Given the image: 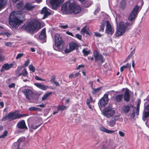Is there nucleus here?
<instances>
[{"instance_id":"1","label":"nucleus","mask_w":149,"mask_h":149,"mask_svg":"<svg viewBox=\"0 0 149 149\" xmlns=\"http://www.w3.org/2000/svg\"><path fill=\"white\" fill-rule=\"evenodd\" d=\"M24 15L20 11H13L10 15L9 23L12 28H17L23 22Z\"/></svg>"},{"instance_id":"2","label":"nucleus","mask_w":149,"mask_h":149,"mask_svg":"<svg viewBox=\"0 0 149 149\" xmlns=\"http://www.w3.org/2000/svg\"><path fill=\"white\" fill-rule=\"evenodd\" d=\"M81 11L80 6L76 5L74 3H70V1L65 3L61 6V11L65 14L73 13L76 14Z\"/></svg>"},{"instance_id":"3","label":"nucleus","mask_w":149,"mask_h":149,"mask_svg":"<svg viewBox=\"0 0 149 149\" xmlns=\"http://www.w3.org/2000/svg\"><path fill=\"white\" fill-rule=\"evenodd\" d=\"M41 28L40 22L37 20L33 22H29L25 24L22 28L31 33L34 31L37 32Z\"/></svg>"},{"instance_id":"4","label":"nucleus","mask_w":149,"mask_h":149,"mask_svg":"<svg viewBox=\"0 0 149 149\" xmlns=\"http://www.w3.org/2000/svg\"><path fill=\"white\" fill-rule=\"evenodd\" d=\"M132 24V22L125 23L123 22H120L118 26L116 33V36L118 37L122 35L125 33L126 27L131 26Z\"/></svg>"},{"instance_id":"5","label":"nucleus","mask_w":149,"mask_h":149,"mask_svg":"<svg viewBox=\"0 0 149 149\" xmlns=\"http://www.w3.org/2000/svg\"><path fill=\"white\" fill-rule=\"evenodd\" d=\"M115 110L112 109L111 106H108L103 110L102 114L107 118H110L112 117L115 114Z\"/></svg>"},{"instance_id":"6","label":"nucleus","mask_w":149,"mask_h":149,"mask_svg":"<svg viewBox=\"0 0 149 149\" xmlns=\"http://www.w3.org/2000/svg\"><path fill=\"white\" fill-rule=\"evenodd\" d=\"M16 111H15L14 112H10L8 114V120L9 121H11L27 116L26 114H22L19 113H17Z\"/></svg>"},{"instance_id":"7","label":"nucleus","mask_w":149,"mask_h":149,"mask_svg":"<svg viewBox=\"0 0 149 149\" xmlns=\"http://www.w3.org/2000/svg\"><path fill=\"white\" fill-rule=\"evenodd\" d=\"M140 8V6L136 5L130 13L129 17L128 20L130 21H132L137 17L138 11Z\"/></svg>"},{"instance_id":"8","label":"nucleus","mask_w":149,"mask_h":149,"mask_svg":"<svg viewBox=\"0 0 149 149\" xmlns=\"http://www.w3.org/2000/svg\"><path fill=\"white\" fill-rule=\"evenodd\" d=\"M93 56L95 59V62H99L102 63L104 61V59L103 56L96 50L94 51L93 52Z\"/></svg>"},{"instance_id":"9","label":"nucleus","mask_w":149,"mask_h":149,"mask_svg":"<svg viewBox=\"0 0 149 149\" xmlns=\"http://www.w3.org/2000/svg\"><path fill=\"white\" fill-rule=\"evenodd\" d=\"M64 0H49L52 8L56 9L58 6H60L63 3Z\"/></svg>"},{"instance_id":"10","label":"nucleus","mask_w":149,"mask_h":149,"mask_svg":"<svg viewBox=\"0 0 149 149\" xmlns=\"http://www.w3.org/2000/svg\"><path fill=\"white\" fill-rule=\"evenodd\" d=\"M108 95L104 94L98 102L99 106H100L101 107H104L108 103Z\"/></svg>"},{"instance_id":"11","label":"nucleus","mask_w":149,"mask_h":149,"mask_svg":"<svg viewBox=\"0 0 149 149\" xmlns=\"http://www.w3.org/2000/svg\"><path fill=\"white\" fill-rule=\"evenodd\" d=\"M78 47L77 44L73 42H71L69 44V47L67 48L65 50V53H68L74 50L76 48Z\"/></svg>"},{"instance_id":"12","label":"nucleus","mask_w":149,"mask_h":149,"mask_svg":"<svg viewBox=\"0 0 149 149\" xmlns=\"http://www.w3.org/2000/svg\"><path fill=\"white\" fill-rule=\"evenodd\" d=\"M120 119V116L119 115L115 116L113 118H112L110 121H108L107 123L109 126L111 127H114L116 124V122L117 120H119Z\"/></svg>"},{"instance_id":"13","label":"nucleus","mask_w":149,"mask_h":149,"mask_svg":"<svg viewBox=\"0 0 149 149\" xmlns=\"http://www.w3.org/2000/svg\"><path fill=\"white\" fill-rule=\"evenodd\" d=\"M106 33L109 34H112L114 31V28L111 26L108 21H106Z\"/></svg>"},{"instance_id":"14","label":"nucleus","mask_w":149,"mask_h":149,"mask_svg":"<svg viewBox=\"0 0 149 149\" xmlns=\"http://www.w3.org/2000/svg\"><path fill=\"white\" fill-rule=\"evenodd\" d=\"M42 123H39V121H35L29 124V126L31 128L36 129L42 125Z\"/></svg>"},{"instance_id":"15","label":"nucleus","mask_w":149,"mask_h":149,"mask_svg":"<svg viewBox=\"0 0 149 149\" xmlns=\"http://www.w3.org/2000/svg\"><path fill=\"white\" fill-rule=\"evenodd\" d=\"M49 11V10L47 9L46 7H44L42 9L41 12V14L44 16L43 19H44L51 14Z\"/></svg>"},{"instance_id":"16","label":"nucleus","mask_w":149,"mask_h":149,"mask_svg":"<svg viewBox=\"0 0 149 149\" xmlns=\"http://www.w3.org/2000/svg\"><path fill=\"white\" fill-rule=\"evenodd\" d=\"M17 127L20 129H27V128L25 122L24 120H22L18 123L17 124Z\"/></svg>"},{"instance_id":"17","label":"nucleus","mask_w":149,"mask_h":149,"mask_svg":"<svg viewBox=\"0 0 149 149\" xmlns=\"http://www.w3.org/2000/svg\"><path fill=\"white\" fill-rule=\"evenodd\" d=\"M13 66V64L11 63L10 64L7 63L4 64L2 67V68L1 70V72L5 70H8L11 68Z\"/></svg>"},{"instance_id":"18","label":"nucleus","mask_w":149,"mask_h":149,"mask_svg":"<svg viewBox=\"0 0 149 149\" xmlns=\"http://www.w3.org/2000/svg\"><path fill=\"white\" fill-rule=\"evenodd\" d=\"M22 92L24 93L26 98L30 100V97L32 94V92L31 90L29 89H25Z\"/></svg>"},{"instance_id":"19","label":"nucleus","mask_w":149,"mask_h":149,"mask_svg":"<svg viewBox=\"0 0 149 149\" xmlns=\"http://www.w3.org/2000/svg\"><path fill=\"white\" fill-rule=\"evenodd\" d=\"M130 97V95L129 93V90L126 88L125 91L124 93V98L125 101L127 102L129 100Z\"/></svg>"},{"instance_id":"20","label":"nucleus","mask_w":149,"mask_h":149,"mask_svg":"<svg viewBox=\"0 0 149 149\" xmlns=\"http://www.w3.org/2000/svg\"><path fill=\"white\" fill-rule=\"evenodd\" d=\"M123 95L122 94L116 95L114 97V100L117 102H120L123 100Z\"/></svg>"},{"instance_id":"21","label":"nucleus","mask_w":149,"mask_h":149,"mask_svg":"<svg viewBox=\"0 0 149 149\" xmlns=\"http://www.w3.org/2000/svg\"><path fill=\"white\" fill-rule=\"evenodd\" d=\"M81 33L82 34L84 35L86 33L89 35L92 34V33L88 29H87L86 27H84L82 29L81 31Z\"/></svg>"},{"instance_id":"22","label":"nucleus","mask_w":149,"mask_h":149,"mask_svg":"<svg viewBox=\"0 0 149 149\" xmlns=\"http://www.w3.org/2000/svg\"><path fill=\"white\" fill-rule=\"evenodd\" d=\"M34 85L37 87L43 90H46L48 88V86L44 85H42L40 83H35Z\"/></svg>"},{"instance_id":"23","label":"nucleus","mask_w":149,"mask_h":149,"mask_svg":"<svg viewBox=\"0 0 149 149\" xmlns=\"http://www.w3.org/2000/svg\"><path fill=\"white\" fill-rule=\"evenodd\" d=\"M35 7L34 5H32L29 3H26L24 6V8L28 10H32Z\"/></svg>"},{"instance_id":"24","label":"nucleus","mask_w":149,"mask_h":149,"mask_svg":"<svg viewBox=\"0 0 149 149\" xmlns=\"http://www.w3.org/2000/svg\"><path fill=\"white\" fill-rule=\"evenodd\" d=\"M46 37V31L45 29H42V31L39 36L40 39L42 40L45 39Z\"/></svg>"},{"instance_id":"25","label":"nucleus","mask_w":149,"mask_h":149,"mask_svg":"<svg viewBox=\"0 0 149 149\" xmlns=\"http://www.w3.org/2000/svg\"><path fill=\"white\" fill-rule=\"evenodd\" d=\"M100 130L101 131L106 133L108 134H111L113 133L114 131L112 130H109L106 128L104 127H102L100 128Z\"/></svg>"},{"instance_id":"26","label":"nucleus","mask_w":149,"mask_h":149,"mask_svg":"<svg viewBox=\"0 0 149 149\" xmlns=\"http://www.w3.org/2000/svg\"><path fill=\"white\" fill-rule=\"evenodd\" d=\"M93 3V2L91 0H85L82 3L84 6L86 7H88L90 6Z\"/></svg>"},{"instance_id":"27","label":"nucleus","mask_w":149,"mask_h":149,"mask_svg":"<svg viewBox=\"0 0 149 149\" xmlns=\"http://www.w3.org/2000/svg\"><path fill=\"white\" fill-rule=\"evenodd\" d=\"M130 107L128 105H124L123 106L122 110L123 112L125 113H128L130 110Z\"/></svg>"},{"instance_id":"28","label":"nucleus","mask_w":149,"mask_h":149,"mask_svg":"<svg viewBox=\"0 0 149 149\" xmlns=\"http://www.w3.org/2000/svg\"><path fill=\"white\" fill-rule=\"evenodd\" d=\"M29 110L30 111H42V109L35 107H32L29 109Z\"/></svg>"},{"instance_id":"29","label":"nucleus","mask_w":149,"mask_h":149,"mask_svg":"<svg viewBox=\"0 0 149 149\" xmlns=\"http://www.w3.org/2000/svg\"><path fill=\"white\" fill-rule=\"evenodd\" d=\"M63 41L61 39L55 41V46L57 48H58L59 47L62 45L63 43Z\"/></svg>"},{"instance_id":"30","label":"nucleus","mask_w":149,"mask_h":149,"mask_svg":"<svg viewBox=\"0 0 149 149\" xmlns=\"http://www.w3.org/2000/svg\"><path fill=\"white\" fill-rule=\"evenodd\" d=\"M102 88V87H100L97 88H92V93L93 94L95 95L98 93Z\"/></svg>"},{"instance_id":"31","label":"nucleus","mask_w":149,"mask_h":149,"mask_svg":"<svg viewBox=\"0 0 149 149\" xmlns=\"http://www.w3.org/2000/svg\"><path fill=\"white\" fill-rule=\"evenodd\" d=\"M7 0H0V10L6 4Z\"/></svg>"},{"instance_id":"32","label":"nucleus","mask_w":149,"mask_h":149,"mask_svg":"<svg viewBox=\"0 0 149 149\" xmlns=\"http://www.w3.org/2000/svg\"><path fill=\"white\" fill-rule=\"evenodd\" d=\"M67 107L64 105H60L57 107L58 111H63L66 109Z\"/></svg>"},{"instance_id":"33","label":"nucleus","mask_w":149,"mask_h":149,"mask_svg":"<svg viewBox=\"0 0 149 149\" xmlns=\"http://www.w3.org/2000/svg\"><path fill=\"white\" fill-rule=\"evenodd\" d=\"M90 51L87 50L86 48L82 50V52L84 54V56H87L90 53Z\"/></svg>"},{"instance_id":"34","label":"nucleus","mask_w":149,"mask_h":149,"mask_svg":"<svg viewBox=\"0 0 149 149\" xmlns=\"http://www.w3.org/2000/svg\"><path fill=\"white\" fill-rule=\"evenodd\" d=\"M126 6V3L125 1H123L120 3V8L123 10L125 8Z\"/></svg>"},{"instance_id":"35","label":"nucleus","mask_w":149,"mask_h":149,"mask_svg":"<svg viewBox=\"0 0 149 149\" xmlns=\"http://www.w3.org/2000/svg\"><path fill=\"white\" fill-rule=\"evenodd\" d=\"M52 93V92H50L49 93L45 94L42 98V101L45 100Z\"/></svg>"},{"instance_id":"36","label":"nucleus","mask_w":149,"mask_h":149,"mask_svg":"<svg viewBox=\"0 0 149 149\" xmlns=\"http://www.w3.org/2000/svg\"><path fill=\"white\" fill-rule=\"evenodd\" d=\"M105 23H106V21L104 22L103 23L101 24V25L100 26V29L99 30V31L101 32H103L105 26Z\"/></svg>"},{"instance_id":"37","label":"nucleus","mask_w":149,"mask_h":149,"mask_svg":"<svg viewBox=\"0 0 149 149\" xmlns=\"http://www.w3.org/2000/svg\"><path fill=\"white\" fill-rule=\"evenodd\" d=\"M13 149H19V143L18 142H16L14 143L12 146Z\"/></svg>"},{"instance_id":"38","label":"nucleus","mask_w":149,"mask_h":149,"mask_svg":"<svg viewBox=\"0 0 149 149\" xmlns=\"http://www.w3.org/2000/svg\"><path fill=\"white\" fill-rule=\"evenodd\" d=\"M22 74L24 77H27L28 76V72L25 69H24L22 70Z\"/></svg>"},{"instance_id":"39","label":"nucleus","mask_w":149,"mask_h":149,"mask_svg":"<svg viewBox=\"0 0 149 149\" xmlns=\"http://www.w3.org/2000/svg\"><path fill=\"white\" fill-rule=\"evenodd\" d=\"M61 37L59 34H56L55 36V41H58L61 40Z\"/></svg>"},{"instance_id":"40","label":"nucleus","mask_w":149,"mask_h":149,"mask_svg":"<svg viewBox=\"0 0 149 149\" xmlns=\"http://www.w3.org/2000/svg\"><path fill=\"white\" fill-rule=\"evenodd\" d=\"M29 69L30 71H32L33 72L35 71V68L32 65H30L29 66Z\"/></svg>"},{"instance_id":"41","label":"nucleus","mask_w":149,"mask_h":149,"mask_svg":"<svg viewBox=\"0 0 149 149\" xmlns=\"http://www.w3.org/2000/svg\"><path fill=\"white\" fill-rule=\"evenodd\" d=\"M92 98L91 96H90L89 98L87 99L86 100V104L88 105H89L90 104L91 102H92Z\"/></svg>"},{"instance_id":"42","label":"nucleus","mask_w":149,"mask_h":149,"mask_svg":"<svg viewBox=\"0 0 149 149\" xmlns=\"http://www.w3.org/2000/svg\"><path fill=\"white\" fill-rule=\"evenodd\" d=\"M7 134H8V132L6 131H5L3 132V134L1 135L0 136V139L3 138H4L5 136H6L7 135Z\"/></svg>"},{"instance_id":"43","label":"nucleus","mask_w":149,"mask_h":149,"mask_svg":"<svg viewBox=\"0 0 149 149\" xmlns=\"http://www.w3.org/2000/svg\"><path fill=\"white\" fill-rule=\"evenodd\" d=\"M59 27L60 28H62L63 29H66L68 28V25L66 24L65 25H59Z\"/></svg>"},{"instance_id":"44","label":"nucleus","mask_w":149,"mask_h":149,"mask_svg":"<svg viewBox=\"0 0 149 149\" xmlns=\"http://www.w3.org/2000/svg\"><path fill=\"white\" fill-rule=\"evenodd\" d=\"M149 116V111L145 112L143 113V116L145 118H146Z\"/></svg>"},{"instance_id":"45","label":"nucleus","mask_w":149,"mask_h":149,"mask_svg":"<svg viewBox=\"0 0 149 149\" xmlns=\"http://www.w3.org/2000/svg\"><path fill=\"white\" fill-rule=\"evenodd\" d=\"M24 55L23 53H20L18 54L16 57L17 59H18L22 57Z\"/></svg>"},{"instance_id":"46","label":"nucleus","mask_w":149,"mask_h":149,"mask_svg":"<svg viewBox=\"0 0 149 149\" xmlns=\"http://www.w3.org/2000/svg\"><path fill=\"white\" fill-rule=\"evenodd\" d=\"M95 36L96 37H101L102 35L97 32H95L94 33Z\"/></svg>"},{"instance_id":"47","label":"nucleus","mask_w":149,"mask_h":149,"mask_svg":"<svg viewBox=\"0 0 149 149\" xmlns=\"http://www.w3.org/2000/svg\"><path fill=\"white\" fill-rule=\"evenodd\" d=\"M13 43L10 42H6L5 43L4 45L8 47H11Z\"/></svg>"},{"instance_id":"48","label":"nucleus","mask_w":149,"mask_h":149,"mask_svg":"<svg viewBox=\"0 0 149 149\" xmlns=\"http://www.w3.org/2000/svg\"><path fill=\"white\" fill-rule=\"evenodd\" d=\"M100 8L99 7H98L97 9L95 10L94 12V14L95 15H96L100 11Z\"/></svg>"},{"instance_id":"49","label":"nucleus","mask_w":149,"mask_h":149,"mask_svg":"<svg viewBox=\"0 0 149 149\" xmlns=\"http://www.w3.org/2000/svg\"><path fill=\"white\" fill-rule=\"evenodd\" d=\"M7 120H8V115H6L3 117L1 119L2 121H5Z\"/></svg>"},{"instance_id":"50","label":"nucleus","mask_w":149,"mask_h":149,"mask_svg":"<svg viewBox=\"0 0 149 149\" xmlns=\"http://www.w3.org/2000/svg\"><path fill=\"white\" fill-rule=\"evenodd\" d=\"M119 135L121 137H124L125 136L124 133L122 131H119L118 132Z\"/></svg>"},{"instance_id":"51","label":"nucleus","mask_w":149,"mask_h":149,"mask_svg":"<svg viewBox=\"0 0 149 149\" xmlns=\"http://www.w3.org/2000/svg\"><path fill=\"white\" fill-rule=\"evenodd\" d=\"M15 84L14 83H12L11 84H10L8 86V87L9 88H14L15 86Z\"/></svg>"},{"instance_id":"52","label":"nucleus","mask_w":149,"mask_h":149,"mask_svg":"<svg viewBox=\"0 0 149 149\" xmlns=\"http://www.w3.org/2000/svg\"><path fill=\"white\" fill-rule=\"evenodd\" d=\"M79 40H81V36L79 34H77L75 36Z\"/></svg>"},{"instance_id":"53","label":"nucleus","mask_w":149,"mask_h":149,"mask_svg":"<svg viewBox=\"0 0 149 149\" xmlns=\"http://www.w3.org/2000/svg\"><path fill=\"white\" fill-rule=\"evenodd\" d=\"M84 67V65H79L77 68V70H79L81 68H83Z\"/></svg>"},{"instance_id":"54","label":"nucleus","mask_w":149,"mask_h":149,"mask_svg":"<svg viewBox=\"0 0 149 149\" xmlns=\"http://www.w3.org/2000/svg\"><path fill=\"white\" fill-rule=\"evenodd\" d=\"M45 105H46L45 104H44L43 103H42V104H40L37 105V106L40 107H41L42 108H44V107H45Z\"/></svg>"},{"instance_id":"55","label":"nucleus","mask_w":149,"mask_h":149,"mask_svg":"<svg viewBox=\"0 0 149 149\" xmlns=\"http://www.w3.org/2000/svg\"><path fill=\"white\" fill-rule=\"evenodd\" d=\"M29 59L27 60L25 62L24 65L25 66H27L29 63Z\"/></svg>"},{"instance_id":"56","label":"nucleus","mask_w":149,"mask_h":149,"mask_svg":"<svg viewBox=\"0 0 149 149\" xmlns=\"http://www.w3.org/2000/svg\"><path fill=\"white\" fill-rule=\"evenodd\" d=\"M126 68H131V64L129 63H127L126 65H125Z\"/></svg>"},{"instance_id":"57","label":"nucleus","mask_w":149,"mask_h":149,"mask_svg":"<svg viewBox=\"0 0 149 149\" xmlns=\"http://www.w3.org/2000/svg\"><path fill=\"white\" fill-rule=\"evenodd\" d=\"M126 68L125 65H123L120 67V71L121 72H122L125 68Z\"/></svg>"},{"instance_id":"58","label":"nucleus","mask_w":149,"mask_h":149,"mask_svg":"<svg viewBox=\"0 0 149 149\" xmlns=\"http://www.w3.org/2000/svg\"><path fill=\"white\" fill-rule=\"evenodd\" d=\"M66 33L68 35H70L71 36H74L72 34V33L70 32H69V31H67L66 32Z\"/></svg>"},{"instance_id":"59","label":"nucleus","mask_w":149,"mask_h":149,"mask_svg":"<svg viewBox=\"0 0 149 149\" xmlns=\"http://www.w3.org/2000/svg\"><path fill=\"white\" fill-rule=\"evenodd\" d=\"M134 50H133L132 52H131L130 54H129V56H131V57H132V55H133V54H134Z\"/></svg>"},{"instance_id":"60","label":"nucleus","mask_w":149,"mask_h":149,"mask_svg":"<svg viewBox=\"0 0 149 149\" xmlns=\"http://www.w3.org/2000/svg\"><path fill=\"white\" fill-rule=\"evenodd\" d=\"M4 59V56L0 55V61H3Z\"/></svg>"},{"instance_id":"61","label":"nucleus","mask_w":149,"mask_h":149,"mask_svg":"<svg viewBox=\"0 0 149 149\" xmlns=\"http://www.w3.org/2000/svg\"><path fill=\"white\" fill-rule=\"evenodd\" d=\"M131 57V56H130L129 55L128 56V57L125 60L124 62H125L128 61L130 59V58Z\"/></svg>"},{"instance_id":"62","label":"nucleus","mask_w":149,"mask_h":149,"mask_svg":"<svg viewBox=\"0 0 149 149\" xmlns=\"http://www.w3.org/2000/svg\"><path fill=\"white\" fill-rule=\"evenodd\" d=\"M54 83L56 86H59V84L58 82L55 81H54Z\"/></svg>"},{"instance_id":"63","label":"nucleus","mask_w":149,"mask_h":149,"mask_svg":"<svg viewBox=\"0 0 149 149\" xmlns=\"http://www.w3.org/2000/svg\"><path fill=\"white\" fill-rule=\"evenodd\" d=\"M22 67H18L17 68V71L18 72L20 71L22 69Z\"/></svg>"},{"instance_id":"64","label":"nucleus","mask_w":149,"mask_h":149,"mask_svg":"<svg viewBox=\"0 0 149 149\" xmlns=\"http://www.w3.org/2000/svg\"><path fill=\"white\" fill-rule=\"evenodd\" d=\"M102 149H109V148L106 146H104L102 147Z\"/></svg>"}]
</instances>
